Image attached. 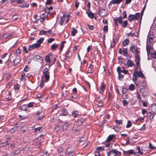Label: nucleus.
Listing matches in <instances>:
<instances>
[{"instance_id": "f257e3e1", "label": "nucleus", "mask_w": 156, "mask_h": 156, "mask_svg": "<svg viewBox=\"0 0 156 156\" xmlns=\"http://www.w3.org/2000/svg\"><path fill=\"white\" fill-rule=\"evenodd\" d=\"M48 68H45L43 71V74L42 76V79L45 80V82H48L50 79V73Z\"/></svg>"}, {"instance_id": "f03ea898", "label": "nucleus", "mask_w": 156, "mask_h": 156, "mask_svg": "<svg viewBox=\"0 0 156 156\" xmlns=\"http://www.w3.org/2000/svg\"><path fill=\"white\" fill-rule=\"evenodd\" d=\"M140 49L134 44H132L129 47V50L134 54H139Z\"/></svg>"}, {"instance_id": "7ed1b4c3", "label": "nucleus", "mask_w": 156, "mask_h": 156, "mask_svg": "<svg viewBox=\"0 0 156 156\" xmlns=\"http://www.w3.org/2000/svg\"><path fill=\"white\" fill-rule=\"evenodd\" d=\"M140 85L141 86L140 89V92L142 94V95L143 97H145L146 95L145 92V88L146 87V83L145 81H142L140 83Z\"/></svg>"}, {"instance_id": "20e7f679", "label": "nucleus", "mask_w": 156, "mask_h": 156, "mask_svg": "<svg viewBox=\"0 0 156 156\" xmlns=\"http://www.w3.org/2000/svg\"><path fill=\"white\" fill-rule=\"evenodd\" d=\"M74 153V152L73 150L70 148H68L66 152L65 156H73Z\"/></svg>"}, {"instance_id": "39448f33", "label": "nucleus", "mask_w": 156, "mask_h": 156, "mask_svg": "<svg viewBox=\"0 0 156 156\" xmlns=\"http://www.w3.org/2000/svg\"><path fill=\"white\" fill-rule=\"evenodd\" d=\"M106 11L105 9H100L99 10V15L101 16H103L106 14Z\"/></svg>"}, {"instance_id": "423d86ee", "label": "nucleus", "mask_w": 156, "mask_h": 156, "mask_svg": "<svg viewBox=\"0 0 156 156\" xmlns=\"http://www.w3.org/2000/svg\"><path fill=\"white\" fill-rule=\"evenodd\" d=\"M134 75H136L137 77L143 78L144 77V75L141 71H137L135 70L134 71Z\"/></svg>"}, {"instance_id": "0eeeda50", "label": "nucleus", "mask_w": 156, "mask_h": 156, "mask_svg": "<svg viewBox=\"0 0 156 156\" xmlns=\"http://www.w3.org/2000/svg\"><path fill=\"white\" fill-rule=\"evenodd\" d=\"M34 60L37 61L40 63L41 62L43 61V58L41 57L40 56L38 55H35L34 57Z\"/></svg>"}, {"instance_id": "6e6552de", "label": "nucleus", "mask_w": 156, "mask_h": 156, "mask_svg": "<svg viewBox=\"0 0 156 156\" xmlns=\"http://www.w3.org/2000/svg\"><path fill=\"white\" fill-rule=\"evenodd\" d=\"M115 135L114 134L110 135L107 138L106 141L107 142H109L112 139L115 138Z\"/></svg>"}, {"instance_id": "1a4fd4ad", "label": "nucleus", "mask_w": 156, "mask_h": 156, "mask_svg": "<svg viewBox=\"0 0 156 156\" xmlns=\"http://www.w3.org/2000/svg\"><path fill=\"white\" fill-rule=\"evenodd\" d=\"M69 122H65L62 127V131H63L65 130L69 126Z\"/></svg>"}, {"instance_id": "9d476101", "label": "nucleus", "mask_w": 156, "mask_h": 156, "mask_svg": "<svg viewBox=\"0 0 156 156\" xmlns=\"http://www.w3.org/2000/svg\"><path fill=\"white\" fill-rule=\"evenodd\" d=\"M122 1V0H112L110 2V4H119Z\"/></svg>"}, {"instance_id": "9b49d317", "label": "nucleus", "mask_w": 156, "mask_h": 156, "mask_svg": "<svg viewBox=\"0 0 156 156\" xmlns=\"http://www.w3.org/2000/svg\"><path fill=\"white\" fill-rule=\"evenodd\" d=\"M122 16H120L118 20H122L123 19H125L127 17V14L126 11H124L122 13Z\"/></svg>"}, {"instance_id": "f8f14e48", "label": "nucleus", "mask_w": 156, "mask_h": 156, "mask_svg": "<svg viewBox=\"0 0 156 156\" xmlns=\"http://www.w3.org/2000/svg\"><path fill=\"white\" fill-rule=\"evenodd\" d=\"M14 35L13 33H7L5 34L3 36L4 38H7L9 37L13 36Z\"/></svg>"}, {"instance_id": "ddd939ff", "label": "nucleus", "mask_w": 156, "mask_h": 156, "mask_svg": "<svg viewBox=\"0 0 156 156\" xmlns=\"http://www.w3.org/2000/svg\"><path fill=\"white\" fill-rule=\"evenodd\" d=\"M99 97L98 98L97 101L98 102L97 105L98 107H100L103 106V102L102 100H99Z\"/></svg>"}, {"instance_id": "4468645a", "label": "nucleus", "mask_w": 156, "mask_h": 156, "mask_svg": "<svg viewBox=\"0 0 156 156\" xmlns=\"http://www.w3.org/2000/svg\"><path fill=\"white\" fill-rule=\"evenodd\" d=\"M126 64L127 66L128 67L132 66L134 65V62L132 61L129 60H128Z\"/></svg>"}, {"instance_id": "2eb2a0df", "label": "nucleus", "mask_w": 156, "mask_h": 156, "mask_svg": "<svg viewBox=\"0 0 156 156\" xmlns=\"http://www.w3.org/2000/svg\"><path fill=\"white\" fill-rule=\"evenodd\" d=\"M135 152L133 150H130L128 151H126L125 152V154L126 155H129L134 153Z\"/></svg>"}, {"instance_id": "dca6fc26", "label": "nucleus", "mask_w": 156, "mask_h": 156, "mask_svg": "<svg viewBox=\"0 0 156 156\" xmlns=\"http://www.w3.org/2000/svg\"><path fill=\"white\" fill-rule=\"evenodd\" d=\"M40 46V45L39 44H38L37 43H36L33 44L32 45V49H33L35 48H37Z\"/></svg>"}, {"instance_id": "f3484780", "label": "nucleus", "mask_w": 156, "mask_h": 156, "mask_svg": "<svg viewBox=\"0 0 156 156\" xmlns=\"http://www.w3.org/2000/svg\"><path fill=\"white\" fill-rule=\"evenodd\" d=\"M152 49V47L151 46L149 45H147L146 47V49L148 55L150 54V51Z\"/></svg>"}, {"instance_id": "a211bd4d", "label": "nucleus", "mask_w": 156, "mask_h": 156, "mask_svg": "<svg viewBox=\"0 0 156 156\" xmlns=\"http://www.w3.org/2000/svg\"><path fill=\"white\" fill-rule=\"evenodd\" d=\"M71 34L73 36H74L77 33V30L74 28H73L72 29V30H71Z\"/></svg>"}, {"instance_id": "6ab92c4d", "label": "nucleus", "mask_w": 156, "mask_h": 156, "mask_svg": "<svg viewBox=\"0 0 156 156\" xmlns=\"http://www.w3.org/2000/svg\"><path fill=\"white\" fill-rule=\"evenodd\" d=\"M129 42V40L127 39H125L122 42V44L124 46H127Z\"/></svg>"}, {"instance_id": "aec40b11", "label": "nucleus", "mask_w": 156, "mask_h": 156, "mask_svg": "<svg viewBox=\"0 0 156 156\" xmlns=\"http://www.w3.org/2000/svg\"><path fill=\"white\" fill-rule=\"evenodd\" d=\"M105 84L104 83H103L100 88V90H101V92H100L101 93H102L104 91V90L105 89Z\"/></svg>"}, {"instance_id": "412c9836", "label": "nucleus", "mask_w": 156, "mask_h": 156, "mask_svg": "<svg viewBox=\"0 0 156 156\" xmlns=\"http://www.w3.org/2000/svg\"><path fill=\"white\" fill-rule=\"evenodd\" d=\"M42 131L41 127H38L35 128L34 129V132L35 133H39Z\"/></svg>"}, {"instance_id": "4be33fe9", "label": "nucleus", "mask_w": 156, "mask_h": 156, "mask_svg": "<svg viewBox=\"0 0 156 156\" xmlns=\"http://www.w3.org/2000/svg\"><path fill=\"white\" fill-rule=\"evenodd\" d=\"M124 70V68L123 67L121 68L119 67H118L117 68V70L118 73H122Z\"/></svg>"}, {"instance_id": "5701e85b", "label": "nucleus", "mask_w": 156, "mask_h": 156, "mask_svg": "<svg viewBox=\"0 0 156 156\" xmlns=\"http://www.w3.org/2000/svg\"><path fill=\"white\" fill-rule=\"evenodd\" d=\"M87 14L88 17L90 18L91 19L93 18V17L94 16V14L93 13L89 11L87 12Z\"/></svg>"}, {"instance_id": "b1692460", "label": "nucleus", "mask_w": 156, "mask_h": 156, "mask_svg": "<svg viewBox=\"0 0 156 156\" xmlns=\"http://www.w3.org/2000/svg\"><path fill=\"white\" fill-rule=\"evenodd\" d=\"M68 114L67 110L66 109H63L61 113V115H66Z\"/></svg>"}, {"instance_id": "393cba45", "label": "nucleus", "mask_w": 156, "mask_h": 156, "mask_svg": "<svg viewBox=\"0 0 156 156\" xmlns=\"http://www.w3.org/2000/svg\"><path fill=\"white\" fill-rule=\"evenodd\" d=\"M58 46V44H54L51 46V49L52 50H55L57 48Z\"/></svg>"}, {"instance_id": "a878e982", "label": "nucleus", "mask_w": 156, "mask_h": 156, "mask_svg": "<svg viewBox=\"0 0 156 156\" xmlns=\"http://www.w3.org/2000/svg\"><path fill=\"white\" fill-rule=\"evenodd\" d=\"M79 115L77 111H74L72 113V115L73 117H76Z\"/></svg>"}, {"instance_id": "bb28decb", "label": "nucleus", "mask_w": 156, "mask_h": 156, "mask_svg": "<svg viewBox=\"0 0 156 156\" xmlns=\"http://www.w3.org/2000/svg\"><path fill=\"white\" fill-rule=\"evenodd\" d=\"M135 89V86L133 84H131L129 87L128 88V90H130L132 91L133 90Z\"/></svg>"}, {"instance_id": "cd10ccee", "label": "nucleus", "mask_w": 156, "mask_h": 156, "mask_svg": "<svg viewBox=\"0 0 156 156\" xmlns=\"http://www.w3.org/2000/svg\"><path fill=\"white\" fill-rule=\"evenodd\" d=\"M97 150L98 151H102L104 150V147H98L97 148Z\"/></svg>"}, {"instance_id": "c85d7f7f", "label": "nucleus", "mask_w": 156, "mask_h": 156, "mask_svg": "<svg viewBox=\"0 0 156 156\" xmlns=\"http://www.w3.org/2000/svg\"><path fill=\"white\" fill-rule=\"evenodd\" d=\"M20 61V60L19 58H16L14 60L13 62L14 64H17Z\"/></svg>"}, {"instance_id": "c756f323", "label": "nucleus", "mask_w": 156, "mask_h": 156, "mask_svg": "<svg viewBox=\"0 0 156 156\" xmlns=\"http://www.w3.org/2000/svg\"><path fill=\"white\" fill-rule=\"evenodd\" d=\"M132 126V123L130 121H128L127 124L126 125V127L127 128H128Z\"/></svg>"}, {"instance_id": "7c9ffc66", "label": "nucleus", "mask_w": 156, "mask_h": 156, "mask_svg": "<svg viewBox=\"0 0 156 156\" xmlns=\"http://www.w3.org/2000/svg\"><path fill=\"white\" fill-rule=\"evenodd\" d=\"M44 40V38L43 37L40 38L37 41V43L38 44H39L40 45L42 43Z\"/></svg>"}, {"instance_id": "2f4dec72", "label": "nucleus", "mask_w": 156, "mask_h": 156, "mask_svg": "<svg viewBox=\"0 0 156 156\" xmlns=\"http://www.w3.org/2000/svg\"><path fill=\"white\" fill-rule=\"evenodd\" d=\"M123 55L126 56V55H127V49L126 48H124L123 50Z\"/></svg>"}, {"instance_id": "473e14b6", "label": "nucleus", "mask_w": 156, "mask_h": 156, "mask_svg": "<svg viewBox=\"0 0 156 156\" xmlns=\"http://www.w3.org/2000/svg\"><path fill=\"white\" fill-rule=\"evenodd\" d=\"M114 23L115 25H117V23H119L120 24H122V20H114Z\"/></svg>"}, {"instance_id": "72a5a7b5", "label": "nucleus", "mask_w": 156, "mask_h": 156, "mask_svg": "<svg viewBox=\"0 0 156 156\" xmlns=\"http://www.w3.org/2000/svg\"><path fill=\"white\" fill-rule=\"evenodd\" d=\"M29 5L28 3H24L23 5H19L21 8H23L25 7H28Z\"/></svg>"}, {"instance_id": "f704fd0d", "label": "nucleus", "mask_w": 156, "mask_h": 156, "mask_svg": "<svg viewBox=\"0 0 156 156\" xmlns=\"http://www.w3.org/2000/svg\"><path fill=\"white\" fill-rule=\"evenodd\" d=\"M140 14L139 13H136L135 15H134V19L137 20L140 17Z\"/></svg>"}, {"instance_id": "c9c22d12", "label": "nucleus", "mask_w": 156, "mask_h": 156, "mask_svg": "<svg viewBox=\"0 0 156 156\" xmlns=\"http://www.w3.org/2000/svg\"><path fill=\"white\" fill-rule=\"evenodd\" d=\"M45 82L44 80L42 79L41 80V83L40 84V86L41 88L44 84V83Z\"/></svg>"}, {"instance_id": "e433bc0d", "label": "nucleus", "mask_w": 156, "mask_h": 156, "mask_svg": "<svg viewBox=\"0 0 156 156\" xmlns=\"http://www.w3.org/2000/svg\"><path fill=\"white\" fill-rule=\"evenodd\" d=\"M47 15L46 16L45 15L44 13H43L41 15L40 18L41 19H42V20H44L46 18H47Z\"/></svg>"}, {"instance_id": "4c0bfd02", "label": "nucleus", "mask_w": 156, "mask_h": 156, "mask_svg": "<svg viewBox=\"0 0 156 156\" xmlns=\"http://www.w3.org/2000/svg\"><path fill=\"white\" fill-rule=\"evenodd\" d=\"M45 60L47 62H50V59L49 56L48 55L46 56Z\"/></svg>"}, {"instance_id": "58836bf2", "label": "nucleus", "mask_w": 156, "mask_h": 156, "mask_svg": "<svg viewBox=\"0 0 156 156\" xmlns=\"http://www.w3.org/2000/svg\"><path fill=\"white\" fill-rule=\"evenodd\" d=\"M149 147L152 150L155 149H156V147L153 146V145L151 142L149 143Z\"/></svg>"}, {"instance_id": "ea45409f", "label": "nucleus", "mask_w": 156, "mask_h": 156, "mask_svg": "<svg viewBox=\"0 0 156 156\" xmlns=\"http://www.w3.org/2000/svg\"><path fill=\"white\" fill-rule=\"evenodd\" d=\"M127 24V21L126 20L125 21H123V23L122 24V26L123 27H126V25Z\"/></svg>"}, {"instance_id": "a19ab883", "label": "nucleus", "mask_w": 156, "mask_h": 156, "mask_svg": "<svg viewBox=\"0 0 156 156\" xmlns=\"http://www.w3.org/2000/svg\"><path fill=\"white\" fill-rule=\"evenodd\" d=\"M136 96L137 98L139 99V101H141V98L140 97L139 93L137 92L136 93Z\"/></svg>"}, {"instance_id": "79ce46f5", "label": "nucleus", "mask_w": 156, "mask_h": 156, "mask_svg": "<svg viewBox=\"0 0 156 156\" xmlns=\"http://www.w3.org/2000/svg\"><path fill=\"white\" fill-rule=\"evenodd\" d=\"M34 105V103L33 102H30L27 104V107L28 108H30L33 107Z\"/></svg>"}, {"instance_id": "37998d69", "label": "nucleus", "mask_w": 156, "mask_h": 156, "mask_svg": "<svg viewBox=\"0 0 156 156\" xmlns=\"http://www.w3.org/2000/svg\"><path fill=\"white\" fill-rule=\"evenodd\" d=\"M14 88L15 90H18L20 89V85L18 84H16L14 85Z\"/></svg>"}, {"instance_id": "c03bdc74", "label": "nucleus", "mask_w": 156, "mask_h": 156, "mask_svg": "<svg viewBox=\"0 0 156 156\" xmlns=\"http://www.w3.org/2000/svg\"><path fill=\"white\" fill-rule=\"evenodd\" d=\"M128 20H133L134 19V15H130L128 16Z\"/></svg>"}, {"instance_id": "a18cd8bd", "label": "nucleus", "mask_w": 156, "mask_h": 156, "mask_svg": "<svg viewBox=\"0 0 156 156\" xmlns=\"http://www.w3.org/2000/svg\"><path fill=\"white\" fill-rule=\"evenodd\" d=\"M135 57L136 59L138 60V62H137V63L139 62L140 60V58L139 57V56L138 55V54H135Z\"/></svg>"}, {"instance_id": "49530a36", "label": "nucleus", "mask_w": 156, "mask_h": 156, "mask_svg": "<svg viewBox=\"0 0 156 156\" xmlns=\"http://www.w3.org/2000/svg\"><path fill=\"white\" fill-rule=\"evenodd\" d=\"M21 52V50L20 48H18L16 51V53L17 55H19Z\"/></svg>"}, {"instance_id": "de8ad7c7", "label": "nucleus", "mask_w": 156, "mask_h": 156, "mask_svg": "<svg viewBox=\"0 0 156 156\" xmlns=\"http://www.w3.org/2000/svg\"><path fill=\"white\" fill-rule=\"evenodd\" d=\"M52 0H47L45 3L46 5H50L51 3Z\"/></svg>"}, {"instance_id": "09e8293b", "label": "nucleus", "mask_w": 156, "mask_h": 156, "mask_svg": "<svg viewBox=\"0 0 156 156\" xmlns=\"http://www.w3.org/2000/svg\"><path fill=\"white\" fill-rule=\"evenodd\" d=\"M88 26L89 27V28L91 30H93L94 28L93 25H90L88 24H87Z\"/></svg>"}, {"instance_id": "8fccbe9b", "label": "nucleus", "mask_w": 156, "mask_h": 156, "mask_svg": "<svg viewBox=\"0 0 156 156\" xmlns=\"http://www.w3.org/2000/svg\"><path fill=\"white\" fill-rule=\"evenodd\" d=\"M87 69V71L88 73H93V72L92 69V68L90 67H88Z\"/></svg>"}, {"instance_id": "3c124183", "label": "nucleus", "mask_w": 156, "mask_h": 156, "mask_svg": "<svg viewBox=\"0 0 156 156\" xmlns=\"http://www.w3.org/2000/svg\"><path fill=\"white\" fill-rule=\"evenodd\" d=\"M55 39L54 38H50L48 40V42L49 43H51Z\"/></svg>"}, {"instance_id": "603ef678", "label": "nucleus", "mask_w": 156, "mask_h": 156, "mask_svg": "<svg viewBox=\"0 0 156 156\" xmlns=\"http://www.w3.org/2000/svg\"><path fill=\"white\" fill-rule=\"evenodd\" d=\"M142 112L143 114L145 115L147 113V111L144 109H142Z\"/></svg>"}, {"instance_id": "864d4df0", "label": "nucleus", "mask_w": 156, "mask_h": 156, "mask_svg": "<svg viewBox=\"0 0 156 156\" xmlns=\"http://www.w3.org/2000/svg\"><path fill=\"white\" fill-rule=\"evenodd\" d=\"M115 122L116 124H122V121L121 120H116Z\"/></svg>"}, {"instance_id": "5fc2aeb1", "label": "nucleus", "mask_w": 156, "mask_h": 156, "mask_svg": "<svg viewBox=\"0 0 156 156\" xmlns=\"http://www.w3.org/2000/svg\"><path fill=\"white\" fill-rule=\"evenodd\" d=\"M108 30V26H105L103 27V30L104 32H107Z\"/></svg>"}, {"instance_id": "6e6d98bb", "label": "nucleus", "mask_w": 156, "mask_h": 156, "mask_svg": "<svg viewBox=\"0 0 156 156\" xmlns=\"http://www.w3.org/2000/svg\"><path fill=\"white\" fill-rule=\"evenodd\" d=\"M137 150H138V151H137V153H140L141 154H143V152H141L140 151V147H139V146H138V147H137Z\"/></svg>"}, {"instance_id": "4d7b16f0", "label": "nucleus", "mask_w": 156, "mask_h": 156, "mask_svg": "<svg viewBox=\"0 0 156 156\" xmlns=\"http://www.w3.org/2000/svg\"><path fill=\"white\" fill-rule=\"evenodd\" d=\"M137 77L136 75H134V73L133 75V80L134 81H136V77Z\"/></svg>"}, {"instance_id": "13d9d810", "label": "nucleus", "mask_w": 156, "mask_h": 156, "mask_svg": "<svg viewBox=\"0 0 156 156\" xmlns=\"http://www.w3.org/2000/svg\"><path fill=\"white\" fill-rule=\"evenodd\" d=\"M123 104L124 106H126L128 104V102L126 100H123Z\"/></svg>"}, {"instance_id": "bf43d9fd", "label": "nucleus", "mask_w": 156, "mask_h": 156, "mask_svg": "<svg viewBox=\"0 0 156 156\" xmlns=\"http://www.w3.org/2000/svg\"><path fill=\"white\" fill-rule=\"evenodd\" d=\"M25 76V73H24L23 72L22 73V74H21V80H22L23 79V78Z\"/></svg>"}, {"instance_id": "052dcab7", "label": "nucleus", "mask_w": 156, "mask_h": 156, "mask_svg": "<svg viewBox=\"0 0 156 156\" xmlns=\"http://www.w3.org/2000/svg\"><path fill=\"white\" fill-rule=\"evenodd\" d=\"M78 125H81L82 124V122H81L80 120H78L77 121Z\"/></svg>"}, {"instance_id": "680f3d73", "label": "nucleus", "mask_w": 156, "mask_h": 156, "mask_svg": "<svg viewBox=\"0 0 156 156\" xmlns=\"http://www.w3.org/2000/svg\"><path fill=\"white\" fill-rule=\"evenodd\" d=\"M72 55V53L70 52H68L66 55V57H69Z\"/></svg>"}, {"instance_id": "e2e57ef3", "label": "nucleus", "mask_w": 156, "mask_h": 156, "mask_svg": "<svg viewBox=\"0 0 156 156\" xmlns=\"http://www.w3.org/2000/svg\"><path fill=\"white\" fill-rule=\"evenodd\" d=\"M23 1L22 0H17L16 1V2L17 4H21L23 2Z\"/></svg>"}, {"instance_id": "0e129e2a", "label": "nucleus", "mask_w": 156, "mask_h": 156, "mask_svg": "<svg viewBox=\"0 0 156 156\" xmlns=\"http://www.w3.org/2000/svg\"><path fill=\"white\" fill-rule=\"evenodd\" d=\"M7 53H6L5 54H4L3 55H2L1 56V58L2 59H3L4 58H5L6 56L7 55Z\"/></svg>"}, {"instance_id": "69168bd1", "label": "nucleus", "mask_w": 156, "mask_h": 156, "mask_svg": "<svg viewBox=\"0 0 156 156\" xmlns=\"http://www.w3.org/2000/svg\"><path fill=\"white\" fill-rule=\"evenodd\" d=\"M45 31L44 30H42L40 32L39 34L40 35H42L44 34H45Z\"/></svg>"}, {"instance_id": "338daca9", "label": "nucleus", "mask_w": 156, "mask_h": 156, "mask_svg": "<svg viewBox=\"0 0 156 156\" xmlns=\"http://www.w3.org/2000/svg\"><path fill=\"white\" fill-rule=\"evenodd\" d=\"M119 73V78H122L123 77V76L120 73Z\"/></svg>"}, {"instance_id": "774afa93", "label": "nucleus", "mask_w": 156, "mask_h": 156, "mask_svg": "<svg viewBox=\"0 0 156 156\" xmlns=\"http://www.w3.org/2000/svg\"><path fill=\"white\" fill-rule=\"evenodd\" d=\"M152 56L153 58H156V53L154 52V53L152 54Z\"/></svg>"}]
</instances>
